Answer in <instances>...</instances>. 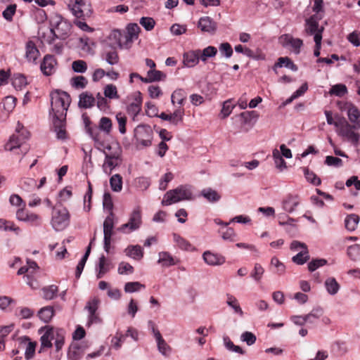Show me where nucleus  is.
<instances>
[{"instance_id":"obj_1","label":"nucleus","mask_w":360,"mask_h":360,"mask_svg":"<svg viewBox=\"0 0 360 360\" xmlns=\"http://www.w3.org/2000/svg\"><path fill=\"white\" fill-rule=\"evenodd\" d=\"M51 108L49 115L51 117L54 131L57 138L65 139L66 138V115L71 102L70 95L62 91L56 90L51 93Z\"/></svg>"},{"instance_id":"obj_2","label":"nucleus","mask_w":360,"mask_h":360,"mask_svg":"<svg viewBox=\"0 0 360 360\" xmlns=\"http://www.w3.org/2000/svg\"><path fill=\"white\" fill-rule=\"evenodd\" d=\"M82 119L87 133L94 140L98 141V148L103 151L105 155V160L103 165V169L105 174H110L112 172V154L111 153V145L110 143L99 141V134L97 126H91L90 118L86 114L82 115Z\"/></svg>"},{"instance_id":"obj_3","label":"nucleus","mask_w":360,"mask_h":360,"mask_svg":"<svg viewBox=\"0 0 360 360\" xmlns=\"http://www.w3.org/2000/svg\"><path fill=\"white\" fill-rule=\"evenodd\" d=\"M68 8L76 18L74 24L82 31L92 32L94 29L89 27L85 22L79 20L85 17H89L92 13L91 6L84 0H65Z\"/></svg>"},{"instance_id":"obj_4","label":"nucleus","mask_w":360,"mask_h":360,"mask_svg":"<svg viewBox=\"0 0 360 360\" xmlns=\"http://www.w3.org/2000/svg\"><path fill=\"white\" fill-rule=\"evenodd\" d=\"M103 207V210L108 213V215L103 223V242L104 249L108 253H109L111 248L112 236V199L109 192H105L104 193Z\"/></svg>"},{"instance_id":"obj_5","label":"nucleus","mask_w":360,"mask_h":360,"mask_svg":"<svg viewBox=\"0 0 360 360\" xmlns=\"http://www.w3.org/2000/svg\"><path fill=\"white\" fill-rule=\"evenodd\" d=\"M134 137L138 148H148L152 145L153 131L150 125L141 124L134 129Z\"/></svg>"},{"instance_id":"obj_6","label":"nucleus","mask_w":360,"mask_h":360,"mask_svg":"<svg viewBox=\"0 0 360 360\" xmlns=\"http://www.w3.org/2000/svg\"><path fill=\"white\" fill-rule=\"evenodd\" d=\"M192 199V192L187 186H179L176 188L167 191L162 201V205H169L182 200Z\"/></svg>"},{"instance_id":"obj_7","label":"nucleus","mask_w":360,"mask_h":360,"mask_svg":"<svg viewBox=\"0 0 360 360\" xmlns=\"http://www.w3.org/2000/svg\"><path fill=\"white\" fill-rule=\"evenodd\" d=\"M290 250L293 251H300L295 256L292 257V261L297 265H303L309 259L310 255L305 243H301L297 240H293L290 244Z\"/></svg>"},{"instance_id":"obj_8","label":"nucleus","mask_w":360,"mask_h":360,"mask_svg":"<svg viewBox=\"0 0 360 360\" xmlns=\"http://www.w3.org/2000/svg\"><path fill=\"white\" fill-rule=\"evenodd\" d=\"M69 224V212L65 207L53 209L51 224L56 231L63 230Z\"/></svg>"},{"instance_id":"obj_9","label":"nucleus","mask_w":360,"mask_h":360,"mask_svg":"<svg viewBox=\"0 0 360 360\" xmlns=\"http://www.w3.org/2000/svg\"><path fill=\"white\" fill-rule=\"evenodd\" d=\"M353 128V125L352 126L345 119H343L340 125L338 127V134L347 138L352 143L357 144L359 140V134L354 132Z\"/></svg>"},{"instance_id":"obj_10","label":"nucleus","mask_w":360,"mask_h":360,"mask_svg":"<svg viewBox=\"0 0 360 360\" xmlns=\"http://www.w3.org/2000/svg\"><path fill=\"white\" fill-rule=\"evenodd\" d=\"M341 110L347 111L348 119L353 124V127L360 129V110L358 107L351 102H346Z\"/></svg>"},{"instance_id":"obj_11","label":"nucleus","mask_w":360,"mask_h":360,"mask_svg":"<svg viewBox=\"0 0 360 360\" xmlns=\"http://www.w3.org/2000/svg\"><path fill=\"white\" fill-rule=\"evenodd\" d=\"M278 40L283 46H290L295 54H299L300 53V49L303 45V41L302 39L299 38H294L289 34H285L281 35Z\"/></svg>"},{"instance_id":"obj_12","label":"nucleus","mask_w":360,"mask_h":360,"mask_svg":"<svg viewBox=\"0 0 360 360\" xmlns=\"http://www.w3.org/2000/svg\"><path fill=\"white\" fill-rule=\"evenodd\" d=\"M141 210L139 206L134 208L128 223L123 224L120 229L122 231H125V229L129 228V231L138 229L141 224Z\"/></svg>"},{"instance_id":"obj_13","label":"nucleus","mask_w":360,"mask_h":360,"mask_svg":"<svg viewBox=\"0 0 360 360\" xmlns=\"http://www.w3.org/2000/svg\"><path fill=\"white\" fill-rule=\"evenodd\" d=\"M132 97L134 101L127 105V111L132 117V120H135L141 110L143 98L140 91L135 92Z\"/></svg>"},{"instance_id":"obj_14","label":"nucleus","mask_w":360,"mask_h":360,"mask_svg":"<svg viewBox=\"0 0 360 360\" xmlns=\"http://www.w3.org/2000/svg\"><path fill=\"white\" fill-rule=\"evenodd\" d=\"M57 60L52 55H46L41 63L40 69L46 76H50L56 72Z\"/></svg>"},{"instance_id":"obj_15","label":"nucleus","mask_w":360,"mask_h":360,"mask_svg":"<svg viewBox=\"0 0 360 360\" xmlns=\"http://www.w3.org/2000/svg\"><path fill=\"white\" fill-rule=\"evenodd\" d=\"M105 97L102 96L100 93L96 96L97 107L102 111H107L110 108L109 103L106 98H112V84H108L104 91Z\"/></svg>"},{"instance_id":"obj_16","label":"nucleus","mask_w":360,"mask_h":360,"mask_svg":"<svg viewBox=\"0 0 360 360\" xmlns=\"http://www.w3.org/2000/svg\"><path fill=\"white\" fill-rule=\"evenodd\" d=\"M198 27L200 29L202 32H207L214 34L217 28V24L210 17H201L198 22Z\"/></svg>"},{"instance_id":"obj_17","label":"nucleus","mask_w":360,"mask_h":360,"mask_svg":"<svg viewBox=\"0 0 360 360\" xmlns=\"http://www.w3.org/2000/svg\"><path fill=\"white\" fill-rule=\"evenodd\" d=\"M114 39L117 40L118 46L120 49H128L131 47L133 41L127 36L125 31L114 30Z\"/></svg>"},{"instance_id":"obj_18","label":"nucleus","mask_w":360,"mask_h":360,"mask_svg":"<svg viewBox=\"0 0 360 360\" xmlns=\"http://www.w3.org/2000/svg\"><path fill=\"white\" fill-rule=\"evenodd\" d=\"M25 139V137L22 136V134H20L18 131L10 137L9 141L5 145V149L11 151L20 148L22 146Z\"/></svg>"},{"instance_id":"obj_19","label":"nucleus","mask_w":360,"mask_h":360,"mask_svg":"<svg viewBox=\"0 0 360 360\" xmlns=\"http://www.w3.org/2000/svg\"><path fill=\"white\" fill-rule=\"evenodd\" d=\"M148 323L152 327L153 332L154 333L155 338L157 343H158V347L159 351L162 354L166 355L167 350H169L170 347L168 346L167 342L162 338L159 330L155 328V323L152 321H150L148 322Z\"/></svg>"},{"instance_id":"obj_20","label":"nucleus","mask_w":360,"mask_h":360,"mask_svg":"<svg viewBox=\"0 0 360 360\" xmlns=\"http://www.w3.org/2000/svg\"><path fill=\"white\" fill-rule=\"evenodd\" d=\"M203 259L208 265H221L225 262V257L221 255L205 251L202 255Z\"/></svg>"},{"instance_id":"obj_21","label":"nucleus","mask_w":360,"mask_h":360,"mask_svg":"<svg viewBox=\"0 0 360 360\" xmlns=\"http://www.w3.org/2000/svg\"><path fill=\"white\" fill-rule=\"evenodd\" d=\"M323 15H313L306 20V30L308 34H314L315 32L321 30L319 28V20H321Z\"/></svg>"},{"instance_id":"obj_22","label":"nucleus","mask_w":360,"mask_h":360,"mask_svg":"<svg viewBox=\"0 0 360 360\" xmlns=\"http://www.w3.org/2000/svg\"><path fill=\"white\" fill-rule=\"evenodd\" d=\"M321 310L319 309H312L310 313L305 316H293L291 318V320L294 322L295 324L302 326L304 324V323H313V321L311 320V316H318L321 314Z\"/></svg>"},{"instance_id":"obj_23","label":"nucleus","mask_w":360,"mask_h":360,"mask_svg":"<svg viewBox=\"0 0 360 360\" xmlns=\"http://www.w3.org/2000/svg\"><path fill=\"white\" fill-rule=\"evenodd\" d=\"M199 53L198 49L185 53L184 54V65L190 68L196 65L200 60Z\"/></svg>"},{"instance_id":"obj_24","label":"nucleus","mask_w":360,"mask_h":360,"mask_svg":"<svg viewBox=\"0 0 360 360\" xmlns=\"http://www.w3.org/2000/svg\"><path fill=\"white\" fill-rule=\"evenodd\" d=\"M138 331L133 328H129L125 335L120 334L118 332L116 334L117 342L114 344V349H119L122 343L124 341L126 337L131 336L134 340H138Z\"/></svg>"},{"instance_id":"obj_25","label":"nucleus","mask_w":360,"mask_h":360,"mask_svg":"<svg viewBox=\"0 0 360 360\" xmlns=\"http://www.w3.org/2000/svg\"><path fill=\"white\" fill-rule=\"evenodd\" d=\"M124 252L127 256L133 258L135 260H141L143 257V250L141 246L129 245L125 250Z\"/></svg>"},{"instance_id":"obj_26","label":"nucleus","mask_w":360,"mask_h":360,"mask_svg":"<svg viewBox=\"0 0 360 360\" xmlns=\"http://www.w3.org/2000/svg\"><path fill=\"white\" fill-rule=\"evenodd\" d=\"M25 56L28 61L34 62L39 56V51L32 41H28L26 44Z\"/></svg>"},{"instance_id":"obj_27","label":"nucleus","mask_w":360,"mask_h":360,"mask_svg":"<svg viewBox=\"0 0 360 360\" xmlns=\"http://www.w3.org/2000/svg\"><path fill=\"white\" fill-rule=\"evenodd\" d=\"M167 78V75L162 71L155 70H149L147 72L146 79L144 83H150L153 82L164 81Z\"/></svg>"},{"instance_id":"obj_28","label":"nucleus","mask_w":360,"mask_h":360,"mask_svg":"<svg viewBox=\"0 0 360 360\" xmlns=\"http://www.w3.org/2000/svg\"><path fill=\"white\" fill-rule=\"evenodd\" d=\"M52 31L57 38L65 39L70 31V26L65 21H60Z\"/></svg>"},{"instance_id":"obj_29","label":"nucleus","mask_w":360,"mask_h":360,"mask_svg":"<svg viewBox=\"0 0 360 360\" xmlns=\"http://www.w3.org/2000/svg\"><path fill=\"white\" fill-rule=\"evenodd\" d=\"M95 240V238H92L89 243V246L87 247L86 248V252L84 254V255L83 256V257L81 259V260L79 261V262L78 263L77 266V268H76V271H75V277L77 278H79L82 273V271L84 269V267L85 266V264H86V262L89 256V254L91 252V245L94 243V241Z\"/></svg>"},{"instance_id":"obj_30","label":"nucleus","mask_w":360,"mask_h":360,"mask_svg":"<svg viewBox=\"0 0 360 360\" xmlns=\"http://www.w3.org/2000/svg\"><path fill=\"white\" fill-rule=\"evenodd\" d=\"M299 200L297 196L288 195L283 201V208L288 212H292L299 205Z\"/></svg>"},{"instance_id":"obj_31","label":"nucleus","mask_w":360,"mask_h":360,"mask_svg":"<svg viewBox=\"0 0 360 360\" xmlns=\"http://www.w3.org/2000/svg\"><path fill=\"white\" fill-rule=\"evenodd\" d=\"M270 269L278 276H281L285 272V266L276 257H273L271 259Z\"/></svg>"},{"instance_id":"obj_32","label":"nucleus","mask_w":360,"mask_h":360,"mask_svg":"<svg viewBox=\"0 0 360 360\" xmlns=\"http://www.w3.org/2000/svg\"><path fill=\"white\" fill-rule=\"evenodd\" d=\"M158 264H161L163 266H171L176 264V259L168 252H160L159 253Z\"/></svg>"},{"instance_id":"obj_33","label":"nucleus","mask_w":360,"mask_h":360,"mask_svg":"<svg viewBox=\"0 0 360 360\" xmlns=\"http://www.w3.org/2000/svg\"><path fill=\"white\" fill-rule=\"evenodd\" d=\"M83 354L84 350L78 344H72L69 347L68 356L70 360H79Z\"/></svg>"},{"instance_id":"obj_34","label":"nucleus","mask_w":360,"mask_h":360,"mask_svg":"<svg viewBox=\"0 0 360 360\" xmlns=\"http://www.w3.org/2000/svg\"><path fill=\"white\" fill-rule=\"evenodd\" d=\"M95 101L96 99L92 94L84 92L79 96V105L84 108H90L94 105Z\"/></svg>"},{"instance_id":"obj_35","label":"nucleus","mask_w":360,"mask_h":360,"mask_svg":"<svg viewBox=\"0 0 360 360\" xmlns=\"http://www.w3.org/2000/svg\"><path fill=\"white\" fill-rule=\"evenodd\" d=\"M201 195L210 202H216L221 199V195L211 188H204L201 191Z\"/></svg>"},{"instance_id":"obj_36","label":"nucleus","mask_w":360,"mask_h":360,"mask_svg":"<svg viewBox=\"0 0 360 360\" xmlns=\"http://www.w3.org/2000/svg\"><path fill=\"white\" fill-rule=\"evenodd\" d=\"M39 319L45 323H49L54 316V309L51 306L41 308L39 312Z\"/></svg>"},{"instance_id":"obj_37","label":"nucleus","mask_w":360,"mask_h":360,"mask_svg":"<svg viewBox=\"0 0 360 360\" xmlns=\"http://www.w3.org/2000/svg\"><path fill=\"white\" fill-rule=\"evenodd\" d=\"M98 299L94 297L89 300L86 306V308L89 312V319L91 322H93L97 318L96 312L98 307Z\"/></svg>"},{"instance_id":"obj_38","label":"nucleus","mask_w":360,"mask_h":360,"mask_svg":"<svg viewBox=\"0 0 360 360\" xmlns=\"http://www.w3.org/2000/svg\"><path fill=\"white\" fill-rule=\"evenodd\" d=\"M200 57V60L203 62H206L208 58L214 57L217 53V49L216 47L209 46L205 48L202 51L198 49Z\"/></svg>"},{"instance_id":"obj_39","label":"nucleus","mask_w":360,"mask_h":360,"mask_svg":"<svg viewBox=\"0 0 360 360\" xmlns=\"http://www.w3.org/2000/svg\"><path fill=\"white\" fill-rule=\"evenodd\" d=\"M283 63H286L285 67L291 69L293 71L297 70V67L295 65L292 60L288 57H280L278 59V61L274 65V70L276 71L277 68H282L283 66Z\"/></svg>"},{"instance_id":"obj_40","label":"nucleus","mask_w":360,"mask_h":360,"mask_svg":"<svg viewBox=\"0 0 360 360\" xmlns=\"http://www.w3.org/2000/svg\"><path fill=\"white\" fill-rule=\"evenodd\" d=\"M58 288L56 285H51L42 288L43 297L45 300H51L56 297Z\"/></svg>"},{"instance_id":"obj_41","label":"nucleus","mask_w":360,"mask_h":360,"mask_svg":"<svg viewBox=\"0 0 360 360\" xmlns=\"http://www.w3.org/2000/svg\"><path fill=\"white\" fill-rule=\"evenodd\" d=\"M359 221V217L355 214H351L348 215L345 220V227L347 230L352 231H354Z\"/></svg>"},{"instance_id":"obj_42","label":"nucleus","mask_w":360,"mask_h":360,"mask_svg":"<svg viewBox=\"0 0 360 360\" xmlns=\"http://www.w3.org/2000/svg\"><path fill=\"white\" fill-rule=\"evenodd\" d=\"M186 94L184 89H179L175 90L172 94V103L173 104L178 103L181 105L184 104V101L186 100Z\"/></svg>"},{"instance_id":"obj_43","label":"nucleus","mask_w":360,"mask_h":360,"mask_svg":"<svg viewBox=\"0 0 360 360\" xmlns=\"http://www.w3.org/2000/svg\"><path fill=\"white\" fill-rule=\"evenodd\" d=\"M302 169L308 182L315 186H319L321 184V179L314 172L310 171L307 167H303Z\"/></svg>"},{"instance_id":"obj_44","label":"nucleus","mask_w":360,"mask_h":360,"mask_svg":"<svg viewBox=\"0 0 360 360\" xmlns=\"http://www.w3.org/2000/svg\"><path fill=\"white\" fill-rule=\"evenodd\" d=\"M101 44L103 49L106 54V60L110 64H112V52L111 51L112 49V41L110 37L107 39H104L101 41Z\"/></svg>"},{"instance_id":"obj_45","label":"nucleus","mask_w":360,"mask_h":360,"mask_svg":"<svg viewBox=\"0 0 360 360\" xmlns=\"http://www.w3.org/2000/svg\"><path fill=\"white\" fill-rule=\"evenodd\" d=\"M53 330L52 328H48L45 333L41 337V344L44 347H51V340L53 339Z\"/></svg>"},{"instance_id":"obj_46","label":"nucleus","mask_w":360,"mask_h":360,"mask_svg":"<svg viewBox=\"0 0 360 360\" xmlns=\"http://www.w3.org/2000/svg\"><path fill=\"white\" fill-rule=\"evenodd\" d=\"M325 285L328 292L330 295L336 294L340 288V285L335 278H328L325 281Z\"/></svg>"},{"instance_id":"obj_47","label":"nucleus","mask_w":360,"mask_h":360,"mask_svg":"<svg viewBox=\"0 0 360 360\" xmlns=\"http://www.w3.org/2000/svg\"><path fill=\"white\" fill-rule=\"evenodd\" d=\"M12 84L15 89L20 90L27 84V78L21 74L15 75L13 78Z\"/></svg>"},{"instance_id":"obj_48","label":"nucleus","mask_w":360,"mask_h":360,"mask_svg":"<svg viewBox=\"0 0 360 360\" xmlns=\"http://www.w3.org/2000/svg\"><path fill=\"white\" fill-rule=\"evenodd\" d=\"M173 238L177 246L184 250H191L192 245L191 244L186 240L185 238H182L179 235L176 233L173 234Z\"/></svg>"},{"instance_id":"obj_49","label":"nucleus","mask_w":360,"mask_h":360,"mask_svg":"<svg viewBox=\"0 0 360 360\" xmlns=\"http://www.w3.org/2000/svg\"><path fill=\"white\" fill-rule=\"evenodd\" d=\"M140 31L141 28L136 23H130L128 25L125 32L127 33V36L134 41V40L138 38Z\"/></svg>"},{"instance_id":"obj_50","label":"nucleus","mask_w":360,"mask_h":360,"mask_svg":"<svg viewBox=\"0 0 360 360\" xmlns=\"http://www.w3.org/2000/svg\"><path fill=\"white\" fill-rule=\"evenodd\" d=\"M347 255L353 261L360 260V245L355 244L347 248Z\"/></svg>"},{"instance_id":"obj_51","label":"nucleus","mask_w":360,"mask_h":360,"mask_svg":"<svg viewBox=\"0 0 360 360\" xmlns=\"http://www.w3.org/2000/svg\"><path fill=\"white\" fill-rule=\"evenodd\" d=\"M109 270V264L104 255H101L99 259L98 263V273L97 277L98 278L103 276V275Z\"/></svg>"},{"instance_id":"obj_52","label":"nucleus","mask_w":360,"mask_h":360,"mask_svg":"<svg viewBox=\"0 0 360 360\" xmlns=\"http://www.w3.org/2000/svg\"><path fill=\"white\" fill-rule=\"evenodd\" d=\"M223 340L224 345L227 349L240 354H243L245 353L244 350L240 347L235 345L228 336H224Z\"/></svg>"},{"instance_id":"obj_53","label":"nucleus","mask_w":360,"mask_h":360,"mask_svg":"<svg viewBox=\"0 0 360 360\" xmlns=\"http://www.w3.org/2000/svg\"><path fill=\"white\" fill-rule=\"evenodd\" d=\"M331 95L342 97L347 93V86L342 84L333 85L329 91Z\"/></svg>"},{"instance_id":"obj_54","label":"nucleus","mask_w":360,"mask_h":360,"mask_svg":"<svg viewBox=\"0 0 360 360\" xmlns=\"http://www.w3.org/2000/svg\"><path fill=\"white\" fill-rule=\"evenodd\" d=\"M88 84V81L84 76H75L71 79V84L76 89H84Z\"/></svg>"},{"instance_id":"obj_55","label":"nucleus","mask_w":360,"mask_h":360,"mask_svg":"<svg viewBox=\"0 0 360 360\" xmlns=\"http://www.w3.org/2000/svg\"><path fill=\"white\" fill-rule=\"evenodd\" d=\"M98 131L101 130L106 134H109L112 127L111 120L108 117H103L100 120Z\"/></svg>"},{"instance_id":"obj_56","label":"nucleus","mask_w":360,"mask_h":360,"mask_svg":"<svg viewBox=\"0 0 360 360\" xmlns=\"http://www.w3.org/2000/svg\"><path fill=\"white\" fill-rule=\"evenodd\" d=\"M226 297H227V300H226L227 304L229 306H230L231 307H232L234 309L236 313H239L240 314L242 315L243 311L238 304L237 299L231 294H227Z\"/></svg>"},{"instance_id":"obj_57","label":"nucleus","mask_w":360,"mask_h":360,"mask_svg":"<svg viewBox=\"0 0 360 360\" xmlns=\"http://www.w3.org/2000/svg\"><path fill=\"white\" fill-rule=\"evenodd\" d=\"M116 120L118 124V130L122 134H124L127 131L126 124L127 122V117L121 112L116 115Z\"/></svg>"},{"instance_id":"obj_58","label":"nucleus","mask_w":360,"mask_h":360,"mask_svg":"<svg viewBox=\"0 0 360 360\" xmlns=\"http://www.w3.org/2000/svg\"><path fill=\"white\" fill-rule=\"evenodd\" d=\"M141 288H145V285L138 281L128 282L124 285V291L129 293L139 291Z\"/></svg>"},{"instance_id":"obj_59","label":"nucleus","mask_w":360,"mask_h":360,"mask_svg":"<svg viewBox=\"0 0 360 360\" xmlns=\"http://www.w3.org/2000/svg\"><path fill=\"white\" fill-rule=\"evenodd\" d=\"M134 267L129 263L122 262L119 264L117 272L122 275H129L134 273Z\"/></svg>"},{"instance_id":"obj_60","label":"nucleus","mask_w":360,"mask_h":360,"mask_svg":"<svg viewBox=\"0 0 360 360\" xmlns=\"http://www.w3.org/2000/svg\"><path fill=\"white\" fill-rule=\"evenodd\" d=\"M327 264V260L325 259H313L308 263V270L310 272L316 271L318 268L323 266Z\"/></svg>"},{"instance_id":"obj_61","label":"nucleus","mask_w":360,"mask_h":360,"mask_svg":"<svg viewBox=\"0 0 360 360\" xmlns=\"http://www.w3.org/2000/svg\"><path fill=\"white\" fill-rule=\"evenodd\" d=\"M72 68L76 72L84 73L87 70V64L82 60H75L72 63Z\"/></svg>"},{"instance_id":"obj_62","label":"nucleus","mask_w":360,"mask_h":360,"mask_svg":"<svg viewBox=\"0 0 360 360\" xmlns=\"http://www.w3.org/2000/svg\"><path fill=\"white\" fill-rule=\"evenodd\" d=\"M184 115V109L179 108L174 110L172 114H170L172 117V124L174 125H177L179 122L183 121V117Z\"/></svg>"},{"instance_id":"obj_63","label":"nucleus","mask_w":360,"mask_h":360,"mask_svg":"<svg viewBox=\"0 0 360 360\" xmlns=\"http://www.w3.org/2000/svg\"><path fill=\"white\" fill-rule=\"evenodd\" d=\"M140 24L147 30L150 31L155 25V20L150 17H142L140 19Z\"/></svg>"},{"instance_id":"obj_64","label":"nucleus","mask_w":360,"mask_h":360,"mask_svg":"<svg viewBox=\"0 0 360 360\" xmlns=\"http://www.w3.org/2000/svg\"><path fill=\"white\" fill-rule=\"evenodd\" d=\"M16 98L13 96H6L3 101V107L7 111H11L15 106Z\"/></svg>"}]
</instances>
